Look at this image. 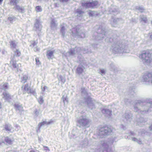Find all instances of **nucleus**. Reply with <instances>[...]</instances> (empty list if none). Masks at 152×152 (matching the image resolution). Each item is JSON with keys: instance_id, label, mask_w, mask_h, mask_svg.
<instances>
[{"instance_id": "nucleus-19", "label": "nucleus", "mask_w": 152, "mask_h": 152, "mask_svg": "<svg viewBox=\"0 0 152 152\" xmlns=\"http://www.w3.org/2000/svg\"><path fill=\"white\" fill-rule=\"evenodd\" d=\"M109 68L111 71L116 72L118 70V67L117 66L115 65L113 63L110 62L109 63Z\"/></svg>"}, {"instance_id": "nucleus-28", "label": "nucleus", "mask_w": 152, "mask_h": 152, "mask_svg": "<svg viewBox=\"0 0 152 152\" xmlns=\"http://www.w3.org/2000/svg\"><path fill=\"white\" fill-rule=\"evenodd\" d=\"M84 67L82 66H79L77 68L76 72L79 75L81 74L83 72Z\"/></svg>"}, {"instance_id": "nucleus-20", "label": "nucleus", "mask_w": 152, "mask_h": 152, "mask_svg": "<svg viewBox=\"0 0 152 152\" xmlns=\"http://www.w3.org/2000/svg\"><path fill=\"white\" fill-rule=\"evenodd\" d=\"M57 26V21L55 20L54 19H52L50 23V27L51 29L53 30L56 29Z\"/></svg>"}, {"instance_id": "nucleus-10", "label": "nucleus", "mask_w": 152, "mask_h": 152, "mask_svg": "<svg viewBox=\"0 0 152 152\" xmlns=\"http://www.w3.org/2000/svg\"><path fill=\"white\" fill-rule=\"evenodd\" d=\"M112 132L111 129L108 126H103L100 128L98 131L99 135H105L110 134Z\"/></svg>"}, {"instance_id": "nucleus-8", "label": "nucleus", "mask_w": 152, "mask_h": 152, "mask_svg": "<svg viewBox=\"0 0 152 152\" xmlns=\"http://www.w3.org/2000/svg\"><path fill=\"white\" fill-rule=\"evenodd\" d=\"M113 143V140H110L107 142L104 141H102L101 145L103 148L102 152H111V148L109 147V144H112Z\"/></svg>"}, {"instance_id": "nucleus-38", "label": "nucleus", "mask_w": 152, "mask_h": 152, "mask_svg": "<svg viewBox=\"0 0 152 152\" xmlns=\"http://www.w3.org/2000/svg\"><path fill=\"white\" fill-rule=\"evenodd\" d=\"M19 2V0H10V5H14V6L16 5H18V4Z\"/></svg>"}, {"instance_id": "nucleus-42", "label": "nucleus", "mask_w": 152, "mask_h": 152, "mask_svg": "<svg viewBox=\"0 0 152 152\" xmlns=\"http://www.w3.org/2000/svg\"><path fill=\"white\" fill-rule=\"evenodd\" d=\"M61 99L64 104H65L66 102L67 104L68 102V98L66 96L63 95L61 98Z\"/></svg>"}, {"instance_id": "nucleus-63", "label": "nucleus", "mask_w": 152, "mask_h": 152, "mask_svg": "<svg viewBox=\"0 0 152 152\" xmlns=\"http://www.w3.org/2000/svg\"><path fill=\"white\" fill-rule=\"evenodd\" d=\"M44 148H45V150H50L49 149H48V148L47 147V146H44Z\"/></svg>"}, {"instance_id": "nucleus-32", "label": "nucleus", "mask_w": 152, "mask_h": 152, "mask_svg": "<svg viewBox=\"0 0 152 152\" xmlns=\"http://www.w3.org/2000/svg\"><path fill=\"white\" fill-rule=\"evenodd\" d=\"M135 9L136 10H138L139 12H144L145 11V9L144 7L142 6H136L135 7Z\"/></svg>"}, {"instance_id": "nucleus-41", "label": "nucleus", "mask_w": 152, "mask_h": 152, "mask_svg": "<svg viewBox=\"0 0 152 152\" xmlns=\"http://www.w3.org/2000/svg\"><path fill=\"white\" fill-rule=\"evenodd\" d=\"M65 27L61 25V27L60 29L61 32V33L63 37H64L65 35Z\"/></svg>"}, {"instance_id": "nucleus-58", "label": "nucleus", "mask_w": 152, "mask_h": 152, "mask_svg": "<svg viewBox=\"0 0 152 152\" xmlns=\"http://www.w3.org/2000/svg\"><path fill=\"white\" fill-rule=\"evenodd\" d=\"M100 72L102 74H104L105 73V71L104 70L102 69L101 70Z\"/></svg>"}, {"instance_id": "nucleus-33", "label": "nucleus", "mask_w": 152, "mask_h": 152, "mask_svg": "<svg viewBox=\"0 0 152 152\" xmlns=\"http://www.w3.org/2000/svg\"><path fill=\"white\" fill-rule=\"evenodd\" d=\"M82 53L83 54L90 53H92L91 50H89L87 48H82Z\"/></svg>"}, {"instance_id": "nucleus-56", "label": "nucleus", "mask_w": 152, "mask_h": 152, "mask_svg": "<svg viewBox=\"0 0 152 152\" xmlns=\"http://www.w3.org/2000/svg\"><path fill=\"white\" fill-rule=\"evenodd\" d=\"M46 89H48V88L47 86H45L42 89V91H45V90Z\"/></svg>"}, {"instance_id": "nucleus-45", "label": "nucleus", "mask_w": 152, "mask_h": 152, "mask_svg": "<svg viewBox=\"0 0 152 152\" xmlns=\"http://www.w3.org/2000/svg\"><path fill=\"white\" fill-rule=\"evenodd\" d=\"M8 83H5L3 85L2 89L4 90V91H7L6 90L8 89Z\"/></svg>"}, {"instance_id": "nucleus-29", "label": "nucleus", "mask_w": 152, "mask_h": 152, "mask_svg": "<svg viewBox=\"0 0 152 152\" xmlns=\"http://www.w3.org/2000/svg\"><path fill=\"white\" fill-rule=\"evenodd\" d=\"M14 107L16 110H18L19 112H21L23 111V107L17 104H14Z\"/></svg>"}, {"instance_id": "nucleus-53", "label": "nucleus", "mask_w": 152, "mask_h": 152, "mask_svg": "<svg viewBox=\"0 0 152 152\" xmlns=\"http://www.w3.org/2000/svg\"><path fill=\"white\" fill-rule=\"evenodd\" d=\"M60 2L64 3L68 2L69 0H59Z\"/></svg>"}, {"instance_id": "nucleus-27", "label": "nucleus", "mask_w": 152, "mask_h": 152, "mask_svg": "<svg viewBox=\"0 0 152 152\" xmlns=\"http://www.w3.org/2000/svg\"><path fill=\"white\" fill-rule=\"evenodd\" d=\"M9 43L10 44V48L12 50H14L16 48L18 44L17 42L16 41H10Z\"/></svg>"}, {"instance_id": "nucleus-6", "label": "nucleus", "mask_w": 152, "mask_h": 152, "mask_svg": "<svg viewBox=\"0 0 152 152\" xmlns=\"http://www.w3.org/2000/svg\"><path fill=\"white\" fill-rule=\"evenodd\" d=\"M143 64L145 65H149L152 61L151 54L148 52L143 51L140 56Z\"/></svg>"}, {"instance_id": "nucleus-22", "label": "nucleus", "mask_w": 152, "mask_h": 152, "mask_svg": "<svg viewBox=\"0 0 152 152\" xmlns=\"http://www.w3.org/2000/svg\"><path fill=\"white\" fill-rule=\"evenodd\" d=\"M4 129L8 133L11 132L12 129V126L9 124H6L4 126Z\"/></svg>"}, {"instance_id": "nucleus-4", "label": "nucleus", "mask_w": 152, "mask_h": 152, "mask_svg": "<svg viewBox=\"0 0 152 152\" xmlns=\"http://www.w3.org/2000/svg\"><path fill=\"white\" fill-rule=\"evenodd\" d=\"M117 33L115 31L112 32L111 30L105 31V28H102L101 26H100L97 30L96 33L97 34L96 35L95 39L96 40H101L104 38L105 37H107L105 39L108 37L109 38V37L112 38L113 36L116 37Z\"/></svg>"}, {"instance_id": "nucleus-13", "label": "nucleus", "mask_w": 152, "mask_h": 152, "mask_svg": "<svg viewBox=\"0 0 152 152\" xmlns=\"http://www.w3.org/2000/svg\"><path fill=\"white\" fill-rule=\"evenodd\" d=\"M42 27V26L39 22V20L38 19H36L34 28H35V31L37 32V33L39 36L40 35L39 32L41 31Z\"/></svg>"}, {"instance_id": "nucleus-61", "label": "nucleus", "mask_w": 152, "mask_h": 152, "mask_svg": "<svg viewBox=\"0 0 152 152\" xmlns=\"http://www.w3.org/2000/svg\"><path fill=\"white\" fill-rule=\"evenodd\" d=\"M121 126V127L122 128L123 130H125L126 129L125 126L123 124H122Z\"/></svg>"}, {"instance_id": "nucleus-16", "label": "nucleus", "mask_w": 152, "mask_h": 152, "mask_svg": "<svg viewBox=\"0 0 152 152\" xmlns=\"http://www.w3.org/2000/svg\"><path fill=\"white\" fill-rule=\"evenodd\" d=\"M147 120L146 118H144L143 117H140L137 119V124L140 126H142L145 125Z\"/></svg>"}, {"instance_id": "nucleus-7", "label": "nucleus", "mask_w": 152, "mask_h": 152, "mask_svg": "<svg viewBox=\"0 0 152 152\" xmlns=\"http://www.w3.org/2000/svg\"><path fill=\"white\" fill-rule=\"evenodd\" d=\"M71 34L74 37L83 38L85 37V35L81 32L80 30V26H77L71 30Z\"/></svg>"}, {"instance_id": "nucleus-26", "label": "nucleus", "mask_w": 152, "mask_h": 152, "mask_svg": "<svg viewBox=\"0 0 152 152\" xmlns=\"http://www.w3.org/2000/svg\"><path fill=\"white\" fill-rule=\"evenodd\" d=\"M55 52V50H48L47 51V56L48 58L49 59H52V57L53 56V53Z\"/></svg>"}, {"instance_id": "nucleus-15", "label": "nucleus", "mask_w": 152, "mask_h": 152, "mask_svg": "<svg viewBox=\"0 0 152 152\" xmlns=\"http://www.w3.org/2000/svg\"><path fill=\"white\" fill-rule=\"evenodd\" d=\"M13 9L16 12L22 14L26 12L25 7L19 5H16L14 6L13 7Z\"/></svg>"}, {"instance_id": "nucleus-21", "label": "nucleus", "mask_w": 152, "mask_h": 152, "mask_svg": "<svg viewBox=\"0 0 152 152\" xmlns=\"http://www.w3.org/2000/svg\"><path fill=\"white\" fill-rule=\"evenodd\" d=\"M102 113L106 116H110L111 114L112 111L106 108H103L102 110Z\"/></svg>"}, {"instance_id": "nucleus-9", "label": "nucleus", "mask_w": 152, "mask_h": 152, "mask_svg": "<svg viewBox=\"0 0 152 152\" xmlns=\"http://www.w3.org/2000/svg\"><path fill=\"white\" fill-rule=\"evenodd\" d=\"M98 2L97 1H87L86 2L83 1L81 3L82 6L86 8H93L97 6L98 4Z\"/></svg>"}, {"instance_id": "nucleus-12", "label": "nucleus", "mask_w": 152, "mask_h": 152, "mask_svg": "<svg viewBox=\"0 0 152 152\" xmlns=\"http://www.w3.org/2000/svg\"><path fill=\"white\" fill-rule=\"evenodd\" d=\"M132 114L129 111H126L123 116V121L126 123H129L132 119Z\"/></svg>"}, {"instance_id": "nucleus-48", "label": "nucleus", "mask_w": 152, "mask_h": 152, "mask_svg": "<svg viewBox=\"0 0 152 152\" xmlns=\"http://www.w3.org/2000/svg\"><path fill=\"white\" fill-rule=\"evenodd\" d=\"M129 92L130 93V95L131 96H134V94L135 93L134 89H132L131 90H130Z\"/></svg>"}, {"instance_id": "nucleus-34", "label": "nucleus", "mask_w": 152, "mask_h": 152, "mask_svg": "<svg viewBox=\"0 0 152 152\" xmlns=\"http://www.w3.org/2000/svg\"><path fill=\"white\" fill-rule=\"evenodd\" d=\"M67 53L68 54V55L69 56H73L76 54L75 49L71 48L68 52Z\"/></svg>"}, {"instance_id": "nucleus-59", "label": "nucleus", "mask_w": 152, "mask_h": 152, "mask_svg": "<svg viewBox=\"0 0 152 152\" xmlns=\"http://www.w3.org/2000/svg\"><path fill=\"white\" fill-rule=\"evenodd\" d=\"M27 77L24 76L23 77L22 80L26 81L27 80Z\"/></svg>"}, {"instance_id": "nucleus-31", "label": "nucleus", "mask_w": 152, "mask_h": 152, "mask_svg": "<svg viewBox=\"0 0 152 152\" xmlns=\"http://www.w3.org/2000/svg\"><path fill=\"white\" fill-rule=\"evenodd\" d=\"M75 13L77 14V16L80 17L83 15V14L84 13V12L81 10L78 9L76 10Z\"/></svg>"}, {"instance_id": "nucleus-62", "label": "nucleus", "mask_w": 152, "mask_h": 152, "mask_svg": "<svg viewBox=\"0 0 152 152\" xmlns=\"http://www.w3.org/2000/svg\"><path fill=\"white\" fill-rule=\"evenodd\" d=\"M132 141L136 142V141L137 140V139L134 137V138H132Z\"/></svg>"}, {"instance_id": "nucleus-37", "label": "nucleus", "mask_w": 152, "mask_h": 152, "mask_svg": "<svg viewBox=\"0 0 152 152\" xmlns=\"http://www.w3.org/2000/svg\"><path fill=\"white\" fill-rule=\"evenodd\" d=\"M75 49V50L76 54L77 53L78 54H81L82 53V48L80 47H76Z\"/></svg>"}, {"instance_id": "nucleus-17", "label": "nucleus", "mask_w": 152, "mask_h": 152, "mask_svg": "<svg viewBox=\"0 0 152 152\" xmlns=\"http://www.w3.org/2000/svg\"><path fill=\"white\" fill-rule=\"evenodd\" d=\"M2 94L3 95V98L8 102H9L10 100L12 99L11 96L7 91L3 92Z\"/></svg>"}, {"instance_id": "nucleus-36", "label": "nucleus", "mask_w": 152, "mask_h": 152, "mask_svg": "<svg viewBox=\"0 0 152 152\" xmlns=\"http://www.w3.org/2000/svg\"><path fill=\"white\" fill-rule=\"evenodd\" d=\"M33 113L34 114V116L35 118L37 117L41 113L40 110L37 109H35Z\"/></svg>"}, {"instance_id": "nucleus-18", "label": "nucleus", "mask_w": 152, "mask_h": 152, "mask_svg": "<svg viewBox=\"0 0 152 152\" xmlns=\"http://www.w3.org/2000/svg\"><path fill=\"white\" fill-rule=\"evenodd\" d=\"M52 122V121L47 122L46 121H44L39 123L38 126V129H37L36 130L37 132H40V128L42 126L44 125L45 124L49 125L51 124Z\"/></svg>"}, {"instance_id": "nucleus-60", "label": "nucleus", "mask_w": 152, "mask_h": 152, "mask_svg": "<svg viewBox=\"0 0 152 152\" xmlns=\"http://www.w3.org/2000/svg\"><path fill=\"white\" fill-rule=\"evenodd\" d=\"M97 44H93L92 45V46L94 47V48H97Z\"/></svg>"}, {"instance_id": "nucleus-54", "label": "nucleus", "mask_w": 152, "mask_h": 152, "mask_svg": "<svg viewBox=\"0 0 152 152\" xmlns=\"http://www.w3.org/2000/svg\"><path fill=\"white\" fill-rule=\"evenodd\" d=\"M131 20L132 22L135 23H136L137 22V20L135 18H132Z\"/></svg>"}, {"instance_id": "nucleus-14", "label": "nucleus", "mask_w": 152, "mask_h": 152, "mask_svg": "<svg viewBox=\"0 0 152 152\" xmlns=\"http://www.w3.org/2000/svg\"><path fill=\"white\" fill-rule=\"evenodd\" d=\"M142 78L144 81L151 82L152 83V74L150 73L144 74Z\"/></svg>"}, {"instance_id": "nucleus-3", "label": "nucleus", "mask_w": 152, "mask_h": 152, "mask_svg": "<svg viewBox=\"0 0 152 152\" xmlns=\"http://www.w3.org/2000/svg\"><path fill=\"white\" fill-rule=\"evenodd\" d=\"M75 116L77 118V126L83 129H86L90 126L91 120L86 116L84 112H77L75 114Z\"/></svg>"}, {"instance_id": "nucleus-40", "label": "nucleus", "mask_w": 152, "mask_h": 152, "mask_svg": "<svg viewBox=\"0 0 152 152\" xmlns=\"http://www.w3.org/2000/svg\"><path fill=\"white\" fill-rule=\"evenodd\" d=\"M77 59L79 60V61L81 62V63H84V58L81 54L79 55V56L77 57Z\"/></svg>"}, {"instance_id": "nucleus-46", "label": "nucleus", "mask_w": 152, "mask_h": 152, "mask_svg": "<svg viewBox=\"0 0 152 152\" xmlns=\"http://www.w3.org/2000/svg\"><path fill=\"white\" fill-rule=\"evenodd\" d=\"M89 15L90 16H94L96 15V13L94 11H90L88 13Z\"/></svg>"}, {"instance_id": "nucleus-5", "label": "nucleus", "mask_w": 152, "mask_h": 152, "mask_svg": "<svg viewBox=\"0 0 152 152\" xmlns=\"http://www.w3.org/2000/svg\"><path fill=\"white\" fill-rule=\"evenodd\" d=\"M14 53L13 56L12 58L11 57V60L10 61L11 63L12 64V66L13 70L15 71L16 72H19L20 70L19 69V65L21 66L20 64H17L16 63V61L15 57H18L21 55V53L19 50L16 49L13 50Z\"/></svg>"}, {"instance_id": "nucleus-49", "label": "nucleus", "mask_w": 152, "mask_h": 152, "mask_svg": "<svg viewBox=\"0 0 152 152\" xmlns=\"http://www.w3.org/2000/svg\"><path fill=\"white\" fill-rule=\"evenodd\" d=\"M35 61L37 64L39 65L41 64L38 58H35Z\"/></svg>"}, {"instance_id": "nucleus-50", "label": "nucleus", "mask_w": 152, "mask_h": 152, "mask_svg": "<svg viewBox=\"0 0 152 152\" xmlns=\"http://www.w3.org/2000/svg\"><path fill=\"white\" fill-rule=\"evenodd\" d=\"M44 101L43 100V99L42 98L41 96L39 98V103L40 104H41Z\"/></svg>"}, {"instance_id": "nucleus-24", "label": "nucleus", "mask_w": 152, "mask_h": 152, "mask_svg": "<svg viewBox=\"0 0 152 152\" xmlns=\"http://www.w3.org/2000/svg\"><path fill=\"white\" fill-rule=\"evenodd\" d=\"M4 140L5 142L9 144H11L12 142L14 141L13 139L10 137H4Z\"/></svg>"}, {"instance_id": "nucleus-57", "label": "nucleus", "mask_w": 152, "mask_h": 152, "mask_svg": "<svg viewBox=\"0 0 152 152\" xmlns=\"http://www.w3.org/2000/svg\"><path fill=\"white\" fill-rule=\"evenodd\" d=\"M149 39H150L152 40V32L149 34Z\"/></svg>"}, {"instance_id": "nucleus-39", "label": "nucleus", "mask_w": 152, "mask_h": 152, "mask_svg": "<svg viewBox=\"0 0 152 152\" xmlns=\"http://www.w3.org/2000/svg\"><path fill=\"white\" fill-rule=\"evenodd\" d=\"M81 92L83 96H86V97H87L88 96H89L88 95V94L87 93L86 90L84 88H81Z\"/></svg>"}, {"instance_id": "nucleus-11", "label": "nucleus", "mask_w": 152, "mask_h": 152, "mask_svg": "<svg viewBox=\"0 0 152 152\" xmlns=\"http://www.w3.org/2000/svg\"><path fill=\"white\" fill-rule=\"evenodd\" d=\"M84 100L87 107L89 109L92 110L96 108L95 104L91 98L89 96H88L87 97H84Z\"/></svg>"}, {"instance_id": "nucleus-25", "label": "nucleus", "mask_w": 152, "mask_h": 152, "mask_svg": "<svg viewBox=\"0 0 152 152\" xmlns=\"http://www.w3.org/2000/svg\"><path fill=\"white\" fill-rule=\"evenodd\" d=\"M113 23L115 24H119L122 23L124 22V21L121 18H113Z\"/></svg>"}, {"instance_id": "nucleus-43", "label": "nucleus", "mask_w": 152, "mask_h": 152, "mask_svg": "<svg viewBox=\"0 0 152 152\" xmlns=\"http://www.w3.org/2000/svg\"><path fill=\"white\" fill-rule=\"evenodd\" d=\"M30 88L29 87H28V84H26L25 85L24 87V90L28 94H29V91Z\"/></svg>"}, {"instance_id": "nucleus-55", "label": "nucleus", "mask_w": 152, "mask_h": 152, "mask_svg": "<svg viewBox=\"0 0 152 152\" xmlns=\"http://www.w3.org/2000/svg\"><path fill=\"white\" fill-rule=\"evenodd\" d=\"M136 142L139 144H141L142 143L141 140L140 139H137Z\"/></svg>"}, {"instance_id": "nucleus-35", "label": "nucleus", "mask_w": 152, "mask_h": 152, "mask_svg": "<svg viewBox=\"0 0 152 152\" xmlns=\"http://www.w3.org/2000/svg\"><path fill=\"white\" fill-rule=\"evenodd\" d=\"M17 19V18L14 16H11L8 18V20L10 21L11 23H12L13 22L15 21Z\"/></svg>"}, {"instance_id": "nucleus-1", "label": "nucleus", "mask_w": 152, "mask_h": 152, "mask_svg": "<svg viewBox=\"0 0 152 152\" xmlns=\"http://www.w3.org/2000/svg\"><path fill=\"white\" fill-rule=\"evenodd\" d=\"M105 41L113 43L111 49L115 53H129V51L127 49L128 46L124 43V41L119 40L117 35L116 37L113 36V38L110 37L109 38L108 37L105 39Z\"/></svg>"}, {"instance_id": "nucleus-51", "label": "nucleus", "mask_w": 152, "mask_h": 152, "mask_svg": "<svg viewBox=\"0 0 152 152\" xmlns=\"http://www.w3.org/2000/svg\"><path fill=\"white\" fill-rule=\"evenodd\" d=\"M29 93L30 94H32L34 95V94H35V91H34V90L33 89H31L30 88V90H29Z\"/></svg>"}, {"instance_id": "nucleus-52", "label": "nucleus", "mask_w": 152, "mask_h": 152, "mask_svg": "<svg viewBox=\"0 0 152 152\" xmlns=\"http://www.w3.org/2000/svg\"><path fill=\"white\" fill-rule=\"evenodd\" d=\"M0 51L3 54H5L7 53V52L4 49L0 50Z\"/></svg>"}, {"instance_id": "nucleus-2", "label": "nucleus", "mask_w": 152, "mask_h": 152, "mask_svg": "<svg viewBox=\"0 0 152 152\" xmlns=\"http://www.w3.org/2000/svg\"><path fill=\"white\" fill-rule=\"evenodd\" d=\"M133 110L142 114L151 112L152 111V99L137 100L133 105Z\"/></svg>"}, {"instance_id": "nucleus-47", "label": "nucleus", "mask_w": 152, "mask_h": 152, "mask_svg": "<svg viewBox=\"0 0 152 152\" xmlns=\"http://www.w3.org/2000/svg\"><path fill=\"white\" fill-rule=\"evenodd\" d=\"M35 10L37 12H41L42 11V8L40 6H38L36 7L35 8Z\"/></svg>"}, {"instance_id": "nucleus-30", "label": "nucleus", "mask_w": 152, "mask_h": 152, "mask_svg": "<svg viewBox=\"0 0 152 152\" xmlns=\"http://www.w3.org/2000/svg\"><path fill=\"white\" fill-rule=\"evenodd\" d=\"M140 20L141 22L142 21L145 23L148 22V19L146 15H140Z\"/></svg>"}, {"instance_id": "nucleus-64", "label": "nucleus", "mask_w": 152, "mask_h": 152, "mask_svg": "<svg viewBox=\"0 0 152 152\" xmlns=\"http://www.w3.org/2000/svg\"><path fill=\"white\" fill-rule=\"evenodd\" d=\"M130 133L131 135H134L135 133L133 132H130Z\"/></svg>"}, {"instance_id": "nucleus-23", "label": "nucleus", "mask_w": 152, "mask_h": 152, "mask_svg": "<svg viewBox=\"0 0 152 152\" xmlns=\"http://www.w3.org/2000/svg\"><path fill=\"white\" fill-rule=\"evenodd\" d=\"M110 13L115 15L118 14L119 11L118 9L115 8H110L109 10Z\"/></svg>"}, {"instance_id": "nucleus-44", "label": "nucleus", "mask_w": 152, "mask_h": 152, "mask_svg": "<svg viewBox=\"0 0 152 152\" xmlns=\"http://www.w3.org/2000/svg\"><path fill=\"white\" fill-rule=\"evenodd\" d=\"M58 80L63 83H65L66 81L65 77L61 75L59 76V77L58 78Z\"/></svg>"}]
</instances>
